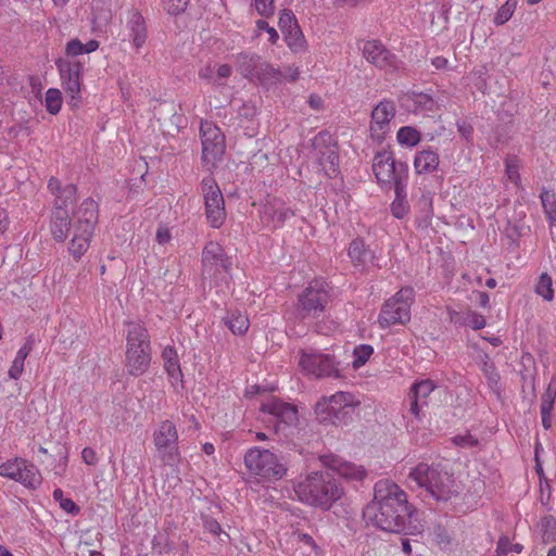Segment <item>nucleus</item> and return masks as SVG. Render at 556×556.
Wrapping results in <instances>:
<instances>
[{
    "label": "nucleus",
    "instance_id": "nucleus-16",
    "mask_svg": "<svg viewBox=\"0 0 556 556\" xmlns=\"http://www.w3.org/2000/svg\"><path fill=\"white\" fill-rule=\"evenodd\" d=\"M299 365L307 375L316 378L339 376V370L336 366L334 359L329 354L303 351Z\"/></svg>",
    "mask_w": 556,
    "mask_h": 556
},
{
    "label": "nucleus",
    "instance_id": "nucleus-20",
    "mask_svg": "<svg viewBox=\"0 0 556 556\" xmlns=\"http://www.w3.org/2000/svg\"><path fill=\"white\" fill-rule=\"evenodd\" d=\"M75 218L74 229L93 232L98 222V203L90 198L84 200L75 212Z\"/></svg>",
    "mask_w": 556,
    "mask_h": 556
},
{
    "label": "nucleus",
    "instance_id": "nucleus-51",
    "mask_svg": "<svg viewBox=\"0 0 556 556\" xmlns=\"http://www.w3.org/2000/svg\"><path fill=\"white\" fill-rule=\"evenodd\" d=\"M465 324L473 330H480L485 327V318L479 313L469 312L465 319Z\"/></svg>",
    "mask_w": 556,
    "mask_h": 556
},
{
    "label": "nucleus",
    "instance_id": "nucleus-45",
    "mask_svg": "<svg viewBox=\"0 0 556 556\" xmlns=\"http://www.w3.org/2000/svg\"><path fill=\"white\" fill-rule=\"evenodd\" d=\"M374 353V349L369 344H361L354 349V361L353 367L359 368L366 364L371 354Z\"/></svg>",
    "mask_w": 556,
    "mask_h": 556
},
{
    "label": "nucleus",
    "instance_id": "nucleus-59",
    "mask_svg": "<svg viewBox=\"0 0 556 556\" xmlns=\"http://www.w3.org/2000/svg\"><path fill=\"white\" fill-rule=\"evenodd\" d=\"M511 543L507 536H501L497 542L494 556H506L510 549Z\"/></svg>",
    "mask_w": 556,
    "mask_h": 556
},
{
    "label": "nucleus",
    "instance_id": "nucleus-4",
    "mask_svg": "<svg viewBox=\"0 0 556 556\" xmlns=\"http://www.w3.org/2000/svg\"><path fill=\"white\" fill-rule=\"evenodd\" d=\"M126 368L131 376L143 375L151 362L150 336L144 326L138 323L127 324Z\"/></svg>",
    "mask_w": 556,
    "mask_h": 556
},
{
    "label": "nucleus",
    "instance_id": "nucleus-52",
    "mask_svg": "<svg viewBox=\"0 0 556 556\" xmlns=\"http://www.w3.org/2000/svg\"><path fill=\"white\" fill-rule=\"evenodd\" d=\"M189 0H164L166 11L172 15L184 12Z\"/></svg>",
    "mask_w": 556,
    "mask_h": 556
},
{
    "label": "nucleus",
    "instance_id": "nucleus-30",
    "mask_svg": "<svg viewBox=\"0 0 556 556\" xmlns=\"http://www.w3.org/2000/svg\"><path fill=\"white\" fill-rule=\"evenodd\" d=\"M34 342V338L28 337L24 345L17 351L16 356L12 363V366L9 369L10 378L17 380L21 377L24 370V362L28 354L30 353V351L33 350Z\"/></svg>",
    "mask_w": 556,
    "mask_h": 556
},
{
    "label": "nucleus",
    "instance_id": "nucleus-58",
    "mask_svg": "<svg viewBox=\"0 0 556 556\" xmlns=\"http://www.w3.org/2000/svg\"><path fill=\"white\" fill-rule=\"evenodd\" d=\"M406 179L407 177L395 178L394 185L395 199L406 200Z\"/></svg>",
    "mask_w": 556,
    "mask_h": 556
},
{
    "label": "nucleus",
    "instance_id": "nucleus-21",
    "mask_svg": "<svg viewBox=\"0 0 556 556\" xmlns=\"http://www.w3.org/2000/svg\"><path fill=\"white\" fill-rule=\"evenodd\" d=\"M50 227L53 238L58 241H64L71 230L74 231V225H72L68 210L63 206L54 207Z\"/></svg>",
    "mask_w": 556,
    "mask_h": 556
},
{
    "label": "nucleus",
    "instance_id": "nucleus-17",
    "mask_svg": "<svg viewBox=\"0 0 556 556\" xmlns=\"http://www.w3.org/2000/svg\"><path fill=\"white\" fill-rule=\"evenodd\" d=\"M363 55L369 63L387 72L396 71L401 64L397 56L378 40L366 41L363 47Z\"/></svg>",
    "mask_w": 556,
    "mask_h": 556
},
{
    "label": "nucleus",
    "instance_id": "nucleus-43",
    "mask_svg": "<svg viewBox=\"0 0 556 556\" xmlns=\"http://www.w3.org/2000/svg\"><path fill=\"white\" fill-rule=\"evenodd\" d=\"M556 399V379H552L541 396V410L552 413Z\"/></svg>",
    "mask_w": 556,
    "mask_h": 556
},
{
    "label": "nucleus",
    "instance_id": "nucleus-54",
    "mask_svg": "<svg viewBox=\"0 0 556 556\" xmlns=\"http://www.w3.org/2000/svg\"><path fill=\"white\" fill-rule=\"evenodd\" d=\"M203 526L204 528L213 533L214 535H220L224 534L226 538H229V535L225 532H223L220 525L212 517L205 516L203 517Z\"/></svg>",
    "mask_w": 556,
    "mask_h": 556
},
{
    "label": "nucleus",
    "instance_id": "nucleus-35",
    "mask_svg": "<svg viewBox=\"0 0 556 556\" xmlns=\"http://www.w3.org/2000/svg\"><path fill=\"white\" fill-rule=\"evenodd\" d=\"M283 35L288 47L293 52L298 53L306 49V40L300 26L293 27V29L286 31Z\"/></svg>",
    "mask_w": 556,
    "mask_h": 556
},
{
    "label": "nucleus",
    "instance_id": "nucleus-34",
    "mask_svg": "<svg viewBox=\"0 0 556 556\" xmlns=\"http://www.w3.org/2000/svg\"><path fill=\"white\" fill-rule=\"evenodd\" d=\"M482 371L488 380L490 389L498 396L501 394L500 374L494 364L490 362L489 355H484Z\"/></svg>",
    "mask_w": 556,
    "mask_h": 556
},
{
    "label": "nucleus",
    "instance_id": "nucleus-13",
    "mask_svg": "<svg viewBox=\"0 0 556 556\" xmlns=\"http://www.w3.org/2000/svg\"><path fill=\"white\" fill-rule=\"evenodd\" d=\"M202 141V160L215 166L225 153V136L220 129L211 122H202L200 127Z\"/></svg>",
    "mask_w": 556,
    "mask_h": 556
},
{
    "label": "nucleus",
    "instance_id": "nucleus-39",
    "mask_svg": "<svg viewBox=\"0 0 556 556\" xmlns=\"http://www.w3.org/2000/svg\"><path fill=\"white\" fill-rule=\"evenodd\" d=\"M541 203L551 224L556 220V197L555 193L549 192L545 189L542 190L541 194Z\"/></svg>",
    "mask_w": 556,
    "mask_h": 556
},
{
    "label": "nucleus",
    "instance_id": "nucleus-40",
    "mask_svg": "<svg viewBox=\"0 0 556 556\" xmlns=\"http://www.w3.org/2000/svg\"><path fill=\"white\" fill-rule=\"evenodd\" d=\"M397 141L407 147H414L420 141V134L410 126L401 127L396 135Z\"/></svg>",
    "mask_w": 556,
    "mask_h": 556
},
{
    "label": "nucleus",
    "instance_id": "nucleus-36",
    "mask_svg": "<svg viewBox=\"0 0 556 556\" xmlns=\"http://www.w3.org/2000/svg\"><path fill=\"white\" fill-rule=\"evenodd\" d=\"M540 534L544 543H552L556 540V519L552 515L541 518L539 525Z\"/></svg>",
    "mask_w": 556,
    "mask_h": 556
},
{
    "label": "nucleus",
    "instance_id": "nucleus-49",
    "mask_svg": "<svg viewBox=\"0 0 556 556\" xmlns=\"http://www.w3.org/2000/svg\"><path fill=\"white\" fill-rule=\"evenodd\" d=\"M514 8H515V3H510V0H508L505 4H503L495 17H494V23L496 25H503L505 24L513 15L514 13Z\"/></svg>",
    "mask_w": 556,
    "mask_h": 556
},
{
    "label": "nucleus",
    "instance_id": "nucleus-26",
    "mask_svg": "<svg viewBox=\"0 0 556 556\" xmlns=\"http://www.w3.org/2000/svg\"><path fill=\"white\" fill-rule=\"evenodd\" d=\"M330 467L337 471L340 477L348 480L362 481L366 476V470L362 466H356L349 462L332 459Z\"/></svg>",
    "mask_w": 556,
    "mask_h": 556
},
{
    "label": "nucleus",
    "instance_id": "nucleus-56",
    "mask_svg": "<svg viewBox=\"0 0 556 556\" xmlns=\"http://www.w3.org/2000/svg\"><path fill=\"white\" fill-rule=\"evenodd\" d=\"M66 54L70 56H77L84 54V43L78 39H72L66 43Z\"/></svg>",
    "mask_w": 556,
    "mask_h": 556
},
{
    "label": "nucleus",
    "instance_id": "nucleus-19",
    "mask_svg": "<svg viewBox=\"0 0 556 556\" xmlns=\"http://www.w3.org/2000/svg\"><path fill=\"white\" fill-rule=\"evenodd\" d=\"M395 115V106L392 101L383 100L371 112L370 132L372 137L381 138Z\"/></svg>",
    "mask_w": 556,
    "mask_h": 556
},
{
    "label": "nucleus",
    "instance_id": "nucleus-62",
    "mask_svg": "<svg viewBox=\"0 0 556 556\" xmlns=\"http://www.w3.org/2000/svg\"><path fill=\"white\" fill-rule=\"evenodd\" d=\"M81 457L87 465H96L98 462L97 454L91 447H85L81 452Z\"/></svg>",
    "mask_w": 556,
    "mask_h": 556
},
{
    "label": "nucleus",
    "instance_id": "nucleus-11",
    "mask_svg": "<svg viewBox=\"0 0 556 556\" xmlns=\"http://www.w3.org/2000/svg\"><path fill=\"white\" fill-rule=\"evenodd\" d=\"M201 189L204 198L205 214L213 228H219L226 219L223 193L211 176L202 179Z\"/></svg>",
    "mask_w": 556,
    "mask_h": 556
},
{
    "label": "nucleus",
    "instance_id": "nucleus-6",
    "mask_svg": "<svg viewBox=\"0 0 556 556\" xmlns=\"http://www.w3.org/2000/svg\"><path fill=\"white\" fill-rule=\"evenodd\" d=\"M232 261L224 248L215 241L205 244L202 251V276L216 287L229 288Z\"/></svg>",
    "mask_w": 556,
    "mask_h": 556
},
{
    "label": "nucleus",
    "instance_id": "nucleus-63",
    "mask_svg": "<svg viewBox=\"0 0 556 556\" xmlns=\"http://www.w3.org/2000/svg\"><path fill=\"white\" fill-rule=\"evenodd\" d=\"M506 174L511 181L516 182L519 179L518 166L507 162L506 163Z\"/></svg>",
    "mask_w": 556,
    "mask_h": 556
},
{
    "label": "nucleus",
    "instance_id": "nucleus-32",
    "mask_svg": "<svg viewBox=\"0 0 556 556\" xmlns=\"http://www.w3.org/2000/svg\"><path fill=\"white\" fill-rule=\"evenodd\" d=\"M162 357L168 376L175 380H180L182 378V372L176 350L172 346H166L162 353Z\"/></svg>",
    "mask_w": 556,
    "mask_h": 556
},
{
    "label": "nucleus",
    "instance_id": "nucleus-60",
    "mask_svg": "<svg viewBox=\"0 0 556 556\" xmlns=\"http://www.w3.org/2000/svg\"><path fill=\"white\" fill-rule=\"evenodd\" d=\"M457 130L462 138H464L467 141H470L472 134H473V128L469 123H467L465 121L458 122Z\"/></svg>",
    "mask_w": 556,
    "mask_h": 556
},
{
    "label": "nucleus",
    "instance_id": "nucleus-23",
    "mask_svg": "<svg viewBox=\"0 0 556 556\" xmlns=\"http://www.w3.org/2000/svg\"><path fill=\"white\" fill-rule=\"evenodd\" d=\"M349 257L352 264L357 268H366L375 260V253L368 249L363 239H354L349 247Z\"/></svg>",
    "mask_w": 556,
    "mask_h": 556
},
{
    "label": "nucleus",
    "instance_id": "nucleus-5",
    "mask_svg": "<svg viewBox=\"0 0 556 556\" xmlns=\"http://www.w3.org/2000/svg\"><path fill=\"white\" fill-rule=\"evenodd\" d=\"M358 405L359 402L352 393L340 391L319 400L315 405V415L323 424L348 425Z\"/></svg>",
    "mask_w": 556,
    "mask_h": 556
},
{
    "label": "nucleus",
    "instance_id": "nucleus-2",
    "mask_svg": "<svg viewBox=\"0 0 556 556\" xmlns=\"http://www.w3.org/2000/svg\"><path fill=\"white\" fill-rule=\"evenodd\" d=\"M294 491L301 502L324 510H328L344 493L339 479L327 470L311 472L295 485Z\"/></svg>",
    "mask_w": 556,
    "mask_h": 556
},
{
    "label": "nucleus",
    "instance_id": "nucleus-57",
    "mask_svg": "<svg viewBox=\"0 0 556 556\" xmlns=\"http://www.w3.org/2000/svg\"><path fill=\"white\" fill-rule=\"evenodd\" d=\"M256 27L260 29V30H265L268 35H269V42L275 45L277 42V40L279 39V35L277 33V30L269 26V24L264 21V20H258L256 21Z\"/></svg>",
    "mask_w": 556,
    "mask_h": 556
},
{
    "label": "nucleus",
    "instance_id": "nucleus-44",
    "mask_svg": "<svg viewBox=\"0 0 556 556\" xmlns=\"http://www.w3.org/2000/svg\"><path fill=\"white\" fill-rule=\"evenodd\" d=\"M53 498L59 503L60 507L71 514L77 515L80 510L79 506L74 503L71 498L64 497L63 491L61 489H55L53 491Z\"/></svg>",
    "mask_w": 556,
    "mask_h": 556
},
{
    "label": "nucleus",
    "instance_id": "nucleus-61",
    "mask_svg": "<svg viewBox=\"0 0 556 556\" xmlns=\"http://www.w3.org/2000/svg\"><path fill=\"white\" fill-rule=\"evenodd\" d=\"M172 238V235H170V231L167 227L165 226H161L157 228L156 230V241L160 243V244H166L169 242Z\"/></svg>",
    "mask_w": 556,
    "mask_h": 556
},
{
    "label": "nucleus",
    "instance_id": "nucleus-42",
    "mask_svg": "<svg viewBox=\"0 0 556 556\" xmlns=\"http://www.w3.org/2000/svg\"><path fill=\"white\" fill-rule=\"evenodd\" d=\"M76 186L67 184L62 188V191L55 197V207L63 206L68 210V206L74 203L76 198Z\"/></svg>",
    "mask_w": 556,
    "mask_h": 556
},
{
    "label": "nucleus",
    "instance_id": "nucleus-37",
    "mask_svg": "<svg viewBox=\"0 0 556 556\" xmlns=\"http://www.w3.org/2000/svg\"><path fill=\"white\" fill-rule=\"evenodd\" d=\"M535 293L545 301L551 302L554 299L553 279L547 273H542L534 288Z\"/></svg>",
    "mask_w": 556,
    "mask_h": 556
},
{
    "label": "nucleus",
    "instance_id": "nucleus-18",
    "mask_svg": "<svg viewBox=\"0 0 556 556\" xmlns=\"http://www.w3.org/2000/svg\"><path fill=\"white\" fill-rule=\"evenodd\" d=\"M294 212L280 199L267 200L261 210V220L265 228L275 230L281 227Z\"/></svg>",
    "mask_w": 556,
    "mask_h": 556
},
{
    "label": "nucleus",
    "instance_id": "nucleus-9",
    "mask_svg": "<svg viewBox=\"0 0 556 556\" xmlns=\"http://www.w3.org/2000/svg\"><path fill=\"white\" fill-rule=\"evenodd\" d=\"M331 288L326 281L314 280L299 295L298 312L302 319L317 318L330 302Z\"/></svg>",
    "mask_w": 556,
    "mask_h": 556
},
{
    "label": "nucleus",
    "instance_id": "nucleus-14",
    "mask_svg": "<svg viewBox=\"0 0 556 556\" xmlns=\"http://www.w3.org/2000/svg\"><path fill=\"white\" fill-rule=\"evenodd\" d=\"M372 170L378 182L391 185L397 177H407L408 166L405 162H396L391 151L383 150L376 153Z\"/></svg>",
    "mask_w": 556,
    "mask_h": 556
},
{
    "label": "nucleus",
    "instance_id": "nucleus-22",
    "mask_svg": "<svg viewBox=\"0 0 556 556\" xmlns=\"http://www.w3.org/2000/svg\"><path fill=\"white\" fill-rule=\"evenodd\" d=\"M128 39L134 47L139 50L146 43L148 30L142 15L138 11H132L127 22Z\"/></svg>",
    "mask_w": 556,
    "mask_h": 556
},
{
    "label": "nucleus",
    "instance_id": "nucleus-27",
    "mask_svg": "<svg viewBox=\"0 0 556 556\" xmlns=\"http://www.w3.org/2000/svg\"><path fill=\"white\" fill-rule=\"evenodd\" d=\"M262 60L256 54L240 53L237 55V68L245 78L253 79Z\"/></svg>",
    "mask_w": 556,
    "mask_h": 556
},
{
    "label": "nucleus",
    "instance_id": "nucleus-25",
    "mask_svg": "<svg viewBox=\"0 0 556 556\" xmlns=\"http://www.w3.org/2000/svg\"><path fill=\"white\" fill-rule=\"evenodd\" d=\"M254 78H256L262 86L269 88L282 81L286 75L279 68L262 61Z\"/></svg>",
    "mask_w": 556,
    "mask_h": 556
},
{
    "label": "nucleus",
    "instance_id": "nucleus-47",
    "mask_svg": "<svg viewBox=\"0 0 556 556\" xmlns=\"http://www.w3.org/2000/svg\"><path fill=\"white\" fill-rule=\"evenodd\" d=\"M278 25L283 34L290 29H293V27L299 26L292 11L286 9L280 13Z\"/></svg>",
    "mask_w": 556,
    "mask_h": 556
},
{
    "label": "nucleus",
    "instance_id": "nucleus-1",
    "mask_svg": "<svg viewBox=\"0 0 556 556\" xmlns=\"http://www.w3.org/2000/svg\"><path fill=\"white\" fill-rule=\"evenodd\" d=\"M364 518L387 532L407 533L412 510L405 492L394 482L379 480L374 488V500L363 511Z\"/></svg>",
    "mask_w": 556,
    "mask_h": 556
},
{
    "label": "nucleus",
    "instance_id": "nucleus-10",
    "mask_svg": "<svg viewBox=\"0 0 556 556\" xmlns=\"http://www.w3.org/2000/svg\"><path fill=\"white\" fill-rule=\"evenodd\" d=\"M153 442L165 465L176 466L180 462L178 432L170 420L161 422L153 433Z\"/></svg>",
    "mask_w": 556,
    "mask_h": 556
},
{
    "label": "nucleus",
    "instance_id": "nucleus-46",
    "mask_svg": "<svg viewBox=\"0 0 556 556\" xmlns=\"http://www.w3.org/2000/svg\"><path fill=\"white\" fill-rule=\"evenodd\" d=\"M23 460L24 459L15 458L13 460H8V462L1 464L0 465V476L16 481Z\"/></svg>",
    "mask_w": 556,
    "mask_h": 556
},
{
    "label": "nucleus",
    "instance_id": "nucleus-38",
    "mask_svg": "<svg viewBox=\"0 0 556 556\" xmlns=\"http://www.w3.org/2000/svg\"><path fill=\"white\" fill-rule=\"evenodd\" d=\"M435 384L433 381L427 379L416 382L410 388V397H416V400L421 401V405L426 404V399L429 394L434 390Z\"/></svg>",
    "mask_w": 556,
    "mask_h": 556
},
{
    "label": "nucleus",
    "instance_id": "nucleus-33",
    "mask_svg": "<svg viewBox=\"0 0 556 556\" xmlns=\"http://www.w3.org/2000/svg\"><path fill=\"white\" fill-rule=\"evenodd\" d=\"M16 481L27 488H36L40 482L37 468L33 464L23 460Z\"/></svg>",
    "mask_w": 556,
    "mask_h": 556
},
{
    "label": "nucleus",
    "instance_id": "nucleus-28",
    "mask_svg": "<svg viewBox=\"0 0 556 556\" xmlns=\"http://www.w3.org/2000/svg\"><path fill=\"white\" fill-rule=\"evenodd\" d=\"M223 321L237 336L244 334L250 326L249 318L239 311H228L223 317Z\"/></svg>",
    "mask_w": 556,
    "mask_h": 556
},
{
    "label": "nucleus",
    "instance_id": "nucleus-64",
    "mask_svg": "<svg viewBox=\"0 0 556 556\" xmlns=\"http://www.w3.org/2000/svg\"><path fill=\"white\" fill-rule=\"evenodd\" d=\"M62 186L59 179L51 177L48 182V189L56 197L62 191Z\"/></svg>",
    "mask_w": 556,
    "mask_h": 556
},
{
    "label": "nucleus",
    "instance_id": "nucleus-50",
    "mask_svg": "<svg viewBox=\"0 0 556 556\" xmlns=\"http://www.w3.org/2000/svg\"><path fill=\"white\" fill-rule=\"evenodd\" d=\"M257 13L264 17H269L275 12L274 0H254Z\"/></svg>",
    "mask_w": 556,
    "mask_h": 556
},
{
    "label": "nucleus",
    "instance_id": "nucleus-3",
    "mask_svg": "<svg viewBox=\"0 0 556 556\" xmlns=\"http://www.w3.org/2000/svg\"><path fill=\"white\" fill-rule=\"evenodd\" d=\"M409 478L420 488H425L437 501L446 502L460 492V486L453 476L443 470L440 465L420 463L412 469Z\"/></svg>",
    "mask_w": 556,
    "mask_h": 556
},
{
    "label": "nucleus",
    "instance_id": "nucleus-55",
    "mask_svg": "<svg viewBox=\"0 0 556 556\" xmlns=\"http://www.w3.org/2000/svg\"><path fill=\"white\" fill-rule=\"evenodd\" d=\"M453 443L462 447H471L478 444V440L470 433L458 434L453 438Z\"/></svg>",
    "mask_w": 556,
    "mask_h": 556
},
{
    "label": "nucleus",
    "instance_id": "nucleus-53",
    "mask_svg": "<svg viewBox=\"0 0 556 556\" xmlns=\"http://www.w3.org/2000/svg\"><path fill=\"white\" fill-rule=\"evenodd\" d=\"M391 212L394 217L403 218L408 212V205L406 200L394 199L391 204Z\"/></svg>",
    "mask_w": 556,
    "mask_h": 556
},
{
    "label": "nucleus",
    "instance_id": "nucleus-41",
    "mask_svg": "<svg viewBox=\"0 0 556 556\" xmlns=\"http://www.w3.org/2000/svg\"><path fill=\"white\" fill-rule=\"evenodd\" d=\"M62 93L56 88H50L46 92V109L50 114H58L62 106Z\"/></svg>",
    "mask_w": 556,
    "mask_h": 556
},
{
    "label": "nucleus",
    "instance_id": "nucleus-24",
    "mask_svg": "<svg viewBox=\"0 0 556 556\" xmlns=\"http://www.w3.org/2000/svg\"><path fill=\"white\" fill-rule=\"evenodd\" d=\"M262 410L276 416L281 422L291 425L298 419V409L295 406L273 400L262 405Z\"/></svg>",
    "mask_w": 556,
    "mask_h": 556
},
{
    "label": "nucleus",
    "instance_id": "nucleus-15",
    "mask_svg": "<svg viewBox=\"0 0 556 556\" xmlns=\"http://www.w3.org/2000/svg\"><path fill=\"white\" fill-rule=\"evenodd\" d=\"M55 65L62 80V86L71 97L68 104L77 106L80 102L81 64L76 61L60 58L55 61Z\"/></svg>",
    "mask_w": 556,
    "mask_h": 556
},
{
    "label": "nucleus",
    "instance_id": "nucleus-48",
    "mask_svg": "<svg viewBox=\"0 0 556 556\" xmlns=\"http://www.w3.org/2000/svg\"><path fill=\"white\" fill-rule=\"evenodd\" d=\"M432 536L433 541L441 546H446L452 541L450 531L442 525H435L433 527Z\"/></svg>",
    "mask_w": 556,
    "mask_h": 556
},
{
    "label": "nucleus",
    "instance_id": "nucleus-29",
    "mask_svg": "<svg viewBox=\"0 0 556 556\" xmlns=\"http://www.w3.org/2000/svg\"><path fill=\"white\" fill-rule=\"evenodd\" d=\"M439 155L432 150H422L416 154L414 166L418 174L430 173L437 169Z\"/></svg>",
    "mask_w": 556,
    "mask_h": 556
},
{
    "label": "nucleus",
    "instance_id": "nucleus-8",
    "mask_svg": "<svg viewBox=\"0 0 556 556\" xmlns=\"http://www.w3.org/2000/svg\"><path fill=\"white\" fill-rule=\"evenodd\" d=\"M415 291L412 287L400 289L381 307L378 323L382 329L394 325H405L410 320V306L414 302Z\"/></svg>",
    "mask_w": 556,
    "mask_h": 556
},
{
    "label": "nucleus",
    "instance_id": "nucleus-12",
    "mask_svg": "<svg viewBox=\"0 0 556 556\" xmlns=\"http://www.w3.org/2000/svg\"><path fill=\"white\" fill-rule=\"evenodd\" d=\"M316 159L329 178L339 174V154L337 143L328 131H320L313 139Z\"/></svg>",
    "mask_w": 556,
    "mask_h": 556
},
{
    "label": "nucleus",
    "instance_id": "nucleus-7",
    "mask_svg": "<svg viewBox=\"0 0 556 556\" xmlns=\"http://www.w3.org/2000/svg\"><path fill=\"white\" fill-rule=\"evenodd\" d=\"M249 472L265 480H279L287 473L286 463L269 450L251 447L244 455Z\"/></svg>",
    "mask_w": 556,
    "mask_h": 556
},
{
    "label": "nucleus",
    "instance_id": "nucleus-31",
    "mask_svg": "<svg viewBox=\"0 0 556 556\" xmlns=\"http://www.w3.org/2000/svg\"><path fill=\"white\" fill-rule=\"evenodd\" d=\"M92 233V231L84 232V230L74 229L70 252L75 258H79L87 251Z\"/></svg>",
    "mask_w": 556,
    "mask_h": 556
}]
</instances>
